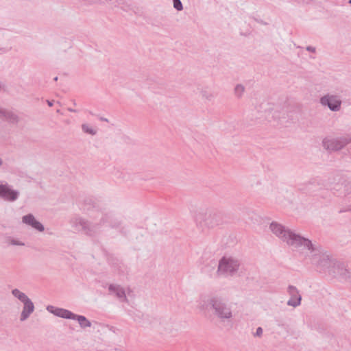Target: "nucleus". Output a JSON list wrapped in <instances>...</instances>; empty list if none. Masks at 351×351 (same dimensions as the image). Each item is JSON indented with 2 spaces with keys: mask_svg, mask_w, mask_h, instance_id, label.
<instances>
[{
  "mask_svg": "<svg viewBox=\"0 0 351 351\" xmlns=\"http://www.w3.org/2000/svg\"><path fill=\"white\" fill-rule=\"evenodd\" d=\"M309 250V258L311 263L314 265L320 272H328L334 277H338L343 280L351 283V271L344 267L343 264L340 263L332 258L326 251L321 246H315L311 243V246H303Z\"/></svg>",
  "mask_w": 351,
  "mask_h": 351,
  "instance_id": "1",
  "label": "nucleus"
},
{
  "mask_svg": "<svg viewBox=\"0 0 351 351\" xmlns=\"http://www.w3.org/2000/svg\"><path fill=\"white\" fill-rule=\"evenodd\" d=\"M269 229L276 237L282 241L286 242L289 246L295 248H300L302 246H311V241L295 233L276 221L270 223Z\"/></svg>",
  "mask_w": 351,
  "mask_h": 351,
  "instance_id": "2",
  "label": "nucleus"
},
{
  "mask_svg": "<svg viewBox=\"0 0 351 351\" xmlns=\"http://www.w3.org/2000/svg\"><path fill=\"white\" fill-rule=\"evenodd\" d=\"M208 304L213 310V315L221 322H230L233 318V312L231 305L219 298H212L209 300Z\"/></svg>",
  "mask_w": 351,
  "mask_h": 351,
  "instance_id": "3",
  "label": "nucleus"
},
{
  "mask_svg": "<svg viewBox=\"0 0 351 351\" xmlns=\"http://www.w3.org/2000/svg\"><path fill=\"white\" fill-rule=\"evenodd\" d=\"M224 215L222 212L214 210L199 212L195 220L201 226L213 228L223 222Z\"/></svg>",
  "mask_w": 351,
  "mask_h": 351,
  "instance_id": "4",
  "label": "nucleus"
},
{
  "mask_svg": "<svg viewBox=\"0 0 351 351\" xmlns=\"http://www.w3.org/2000/svg\"><path fill=\"white\" fill-rule=\"evenodd\" d=\"M351 143V134L336 138H325L322 141L324 148L329 152H336L342 149Z\"/></svg>",
  "mask_w": 351,
  "mask_h": 351,
  "instance_id": "5",
  "label": "nucleus"
},
{
  "mask_svg": "<svg viewBox=\"0 0 351 351\" xmlns=\"http://www.w3.org/2000/svg\"><path fill=\"white\" fill-rule=\"evenodd\" d=\"M239 261L232 257H222L218 265L217 273L220 274L234 275L239 267Z\"/></svg>",
  "mask_w": 351,
  "mask_h": 351,
  "instance_id": "6",
  "label": "nucleus"
},
{
  "mask_svg": "<svg viewBox=\"0 0 351 351\" xmlns=\"http://www.w3.org/2000/svg\"><path fill=\"white\" fill-rule=\"evenodd\" d=\"M319 102L323 106H327L331 111L337 112L341 109V100L339 96L336 95L326 94L322 96Z\"/></svg>",
  "mask_w": 351,
  "mask_h": 351,
  "instance_id": "7",
  "label": "nucleus"
},
{
  "mask_svg": "<svg viewBox=\"0 0 351 351\" xmlns=\"http://www.w3.org/2000/svg\"><path fill=\"white\" fill-rule=\"evenodd\" d=\"M74 223L76 227H80L81 230H83L86 234L89 236L95 235L100 228V224H93L82 218L75 219Z\"/></svg>",
  "mask_w": 351,
  "mask_h": 351,
  "instance_id": "8",
  "label": "nucleus"
},
{
  "mask_svg": "<svg viewBox=\"0 0 351 351\" xmlns=\"http://www.w3.org/2000/svg\"><path fill=\"white\" fill-rule=\"evenodd\" d=\"M19 191L14 190L8 184H0V197L5 201L14 202L19 196Z\"/></svg>",
  "mask_w": 351,
  "mask_h": 351,
  "instance_id": "9",
  "label": "nucleus"
},
{
  "mask_svg": "<svg viewBox=\"0 0 351 351\" xmlns=\"http://www.w3.org/2000/svg\"><path fill=\"white\" fill-rule=\"evenodd\" d=\"M287 292L290 295V299L287 302V305L297 307L300 305L302 296L298 289L293 285H289L287 288Z\"/></svg>",
  "mask_w": 351,
  "mask_h": 351,
  "instance_id": "10",
  "label": "nucleus"
},
{
  "mask_svg": "<svg viewBox=\"0 0 351 351\" xmlns=\"http://www.w3.org/2000/svg\"><path fill=\"white\" fill-rule=\"evenodd\" d=\"M47 310L54 315L61 318L72 319V318L74 317V313L67 309L48 306Z\"/></svg>",
  "mask_w": 351,
  "mask_h": 351,
  "instance_id": "11",
  "label": "nucleus"
},
{
  "mask_svg": "<svg viewBox=\"0 0 351 351\" xmlns=\"http://www.w3.org/2000/svg\"><path fill=\"white\" fill-rule=\"evenodd\" d=\"M110 294L114 295L121 302H128L125 289L119 285L110 284L108 287Z\"/></svg>",
  "mask_w": 351,
  "mask_h": 351,
  "instance_id": "12",
  "label": "nucleus"
},
{
  "mask_svg": "<svg viewBox=\"0 0 351 351\" xmlns=\"http://www.w3.org/2000/svg\"><path fill=\"white\" fill-rule=\"evenodd\" d=\"M23 303V310L20 315V321L24 322L27 320L30 315L34 311L35 307L32 301L29 299Z\"/></svg>",
  "mask_w": 351,
  "mask_h": 351,
  "instance_id": "13",
  "label": "nucleus"
},
{
  "mask_svg": "<svg viewBox=\"0 0 351 351\" xmlns=\"http://www.w3.org/2000/svg\"><path fill=\"white\" fill-rule=\"evenodd\" d=\"M320 185L319 182L315 180L312 179L309 180L308 182L302 184L299 189L302 191H304V193H311L313 191V187L315 186H319Z\"/></svg>",
  "mask_w": 351,
  "mask_h": 351,
  "instance_id": "14",
  "label": "nucleus"
},
{
  "mask_svg": "<svg viewBox=\"0 0 351 351\" xmlns=\"http://www.w3.org/2000/svg\"><path fill=\"white\" fill-rule=\"evenodd\" d=\"M72 319L77 320L79 324L82 328L90 327L92 325L91 322L84 315H78L74 313V317H73Z\"/></svg>",
  "mask_w": 351,
  "mask_h": 351,
  "instance_id": "15",
  "label": "nucleus"
},
{
  "mask_svg": "<svg viewBox=\"0 0 351 351\" xmlns=\"http://www.w3.org/2000/svg\"><path fill=\"white\" fill-rule=\"evenodd\" d=\"M199 93L203 99L210 101L213 99L215 95L213 93L208 89V88H202L199 90Z\"/></svg>",
  "mask_w": 351,
  "mask_h": 351,
  "instance_id": "16",
  "label": "nucleus"
},
{
  "mask_svg": "<svg viewBox=\"0 0 351 351\" xmlns=\"http://www.w3.org/2000/svg\"><path fill=\"white\" fill-rule=\"evenodd\" d=\"M12 293L15 298H18L21 302H24L26 300L29 299L25 293L21 292L18 289H13L12 291Z\"/></svg>",
  "mask_w": 351,
  "mask_h": 351,
  "instance_id": "17",
  "label": "nucleus"
},
{
  "mask_svg": "<svg viewBox=\"0 0 351 351\" xmlns=\"http://www.w3.org/2000/svg\"><path fill=\"white\" fill-rule=\"evenodd\" d=\"M122 0H87L89 3H110L114 6H117L121 4Z\"/></svg>",
  "mask_w": 351,
  "mask_h": 351,
  "instance_id": "18",
  "label": "nucleus"
},
{
  "mask_svg": "<svg viewBox=\"0 0 351 351\" xmlns=\"http://www.w3.org/2000/svg\"><path fill=\"white\" fill-rule=\"evenodd\" d=\"M244 92H245V87L243 85H242L241 84H238L235 86V87L234 88V95L237 98H241Z\"/></svg>",
  "mask_w": 351,
  "mask_h": 351,
  "instance_id": "19",
  "label": "nucleus"
},
{
  "mask_svg": "<svg viewBox=\"0 0 351 351\" xmlns=\"http://www.w3.org/2000/svg\"><path fill=\"white\" fill-rule=\"evenodd\" d=\"M35 217L32 214H27L23 217L22 221L29 226H32L35 221Z\"/></svg>",
  "mask_w": 351,
  "mask_h": 351,
  "instance_id": "20",
  "label": "nucleus"
},
{
  "mask_svg": "<svg viewBox=\"0 0 351 351\" xmlns=\"http://www.w3.org/2000/svg\"><path fill=\"white\" fill-rule=\"evenodd\" d=\"M82 130L84 133H87L91 135H95L97 133L95 130L90 128L88 124L86 123L82 125Z\"/></svg>",
  "mask_w": 351,
  "mask_h": 351,
  "instance_id": "21",
  "label": "nucleus"
},
{
  "mask_svg": "<svg viewBox=\"0 0 351 351\" xmlns=\"http://www.w3.org/2000/svg\"><path fill=\"white\" fill-rule=\"evenodd\" d=\"M31 226L39 232H43L45 230L44 226L36 219H35V221H34Z\"/></svg>",
  "mask_w": 351,
  "mask_h": 351,
  "instance_id": "22",
  "label": "nucleus"
},
{
  "mask_svg": "<svg viewBox=\"0 0 351 351\" xmlns=\"http://www.w3.org/2000/svg\"><path fill=\"white\" fill-rule=\"evenodd\" d=\"M173 8L178 11L183 10V5L180 0H173Z\"/></svg>",
  "mask_w": 351,
  "mask_h": 351,
  "instance_id": "23",
  "label": "nucleus"
},
{
  "mask_svg": "<svg viewBox=\"0 0 351 351\" xmlns=\"http://www.w3.org/2000/svg\"><path fill=\"white\" fill-rule=\"evenodd\" d=\"M344 191L346 194L351 193V182L344 186Z\"/></svg>",
  "mask_w": 351,
  "mask_h": 351,
  "instance_id": "24",
  "label": "nucleus"
},
{
  "mask_svg": "<svg viewBox=\"0 0 351 351\" xmlns=\"http://www.w3.org/2000/svg\"><path fill=\"white\" fill-rule=\"evenodd\" d=\"M10 244L11 245H21V246H23L25 244L19 241H17L16 239H11L10 241Z\"/></svg>",
  "mask_w": 351,
  "mask_h": 351,
  "instance_id": "25",
  "label": "nucleus"
},
{
  "mask_svg": "<svg viewBox=\"0 0 351 351\" xmlns=\"http://www.w3.org/2000/svg\"><path fill=\"white\" fill-rule=\"evenodd\" d=\"M263 334V329L261 327H258L256 328V333L254 334V336H256V337H261Z\"/></svg>",
  "mask_w": 351,
  "mask_h": 351,
  "instance_id": "26",
  "label": "nucleus"
},
{
  "mask_svg": "<svg viewBox=\"0 0 351 351\" xmlns=\"http://www.w3.org/2000/svg\"><path fill=\"white\" fill-rule=\"evenodd\" d=\"M267 105L269 106L267 109H265V110L269 111L270 113H271V112L274 110V106L270 104H267Z\"/></svg>",
  "mask_w": 351,
  "mask_h": 351,
  "instance_id": "27",
  "label": "nucleus"
},
{
  "mask_svg": "<svg viewBox=\"0 0 351 351\" xmlns=\"http://www.w3.org/2000/svg\"><path fill=\"white\" fill-rule=\"evenodd\" d=\"M121 221H115L114 223H111V224H110V226H111L112 228H118V227L121 225Z\"/></svg>",
  "mask_w": 351,
  "mask_h": 351,
  "instance_id": "28",
  "label": "nucleus"
},
{
  "mask_svg": "<svg viewBox=\"0 0 351 351\" xmlns=\"http://www.w3.org/2000/svg\"><path fill=\"white\" fill-rule=\"evenodd\" d=\"M306 49L308 51L313 52V53H315V51H316L315 47H312V46H308V47H306Z\"/></svg>",
  "mask_w": 351,
  "mask_h": 351,
  "instance_id": "29",
  "label": "nucleus"
},
{
  "mask_svg": "<svg viewBox=\"0 0 351 351\" xmlns=\"http://www.w3.org/2000/svg\"><path fill=\"white\" fill-rule=\"evenodd\" d=\"M108 217L106 215L104 217H103L101 219V222L100 223H104L107 221V219H108Z\"/></svg>",
  "mask_w": 351,
  "mask_h": 351,
  "instance_id": "30",
  "label": "nucleus"
},
{
  "mask_svg": "<svg viewBox=\"0 0 351 351\" xmlns=\"http://www.w3.org/2000/svg\"><path fill=\"white\" fill-rule=\"evenodd\" d=\"M99 119L102 121L108 122V119L104 117H100Z\"/></svg>",
  "mask_w": 351,
  "mask_h": 351,
  "instance_id": "31",
  "label": "nucleus"
},
{
  "mask_svg": "<svg viewBox=\"0 0 351 351\" xmlns=\"http://www.w3.org/2000/svg\"><path fill=\"white\" fill-rule=\"evenodd\" d=\"M47 104H48L49 106H53V101L47 100Z\"/></svg>",
  "mask_w": 351,
  "mask_h": 351,
  "instance_id": "32",
  "label": "nucleus"
},
{
  "mask_svg": "<svg viewBox=\"0 0 351 351\" xmlns=\"http://www.w3.org/2000/svg\"><path fill=\"white\" fill-rule=\"evenodd\" d=\"M68 110H69V112H77V110H76L73 109V108H68Z\"/></svg>",
  "mask_w": 351,
  "mask_h": 351,
  "instance_id": "33",
  "label": "nucleus"
},
{
  "mask_svg": "<svg viewBox=\"0 0 351 351\" xmlns=\"http://www.w3.org/2000/svg\"><path fill=\"white\" fill-rule=\"evenodd\" d=\"M3 165V160L2 159L0 158V167Z\"/></svg>",
  "mask_w": 351,
  "mask_h": 351,
  "instance_id": "34",
  "label": "nucleus"
},
{
  "mask_svg": "<svg viewBox=\"0 0 351 351\" xmlns=\"http://www.w3.org/2000/svg\"><path fill=\"white\" fill-rule=\"evenodd\" d=\"M58 77H54V79H53V80H54V81H57V80H58Z\"/></svg>",
  "mask_w": 351,
  "mask_h": 351,
  "instance_id": "35",
  "label": "nucleus"
},
{
  "mask_svg": "<svg viewBox=\"0 0 351 351\" xmlns=\"http://www.w3.org/2000/svg\"><path fill=\"white\" fill-rule=\"evenodd\" d=\"M348 3L351 5V0L348 1Z\"/></svg>",
  "mask_w": 351,
  "mask_h": 351,
  "instance_id": "36",
  "label": "nucleus"
},
{
  "mask_svg": "<svg viewBox=\"0 0 351 351\" xmlns=\"http://www.w3.org/2000/svg\"><path fill=\"white\" fill-rule=\"evenodd\" d=\"M108 261L110 262L111 261V258L110 257H108Z\"/></svg>",
  "mask_w": 351,
  "mask_h": 351,
  "instance_id": "37",
  "label": "nucleus"
}]
</instances>
